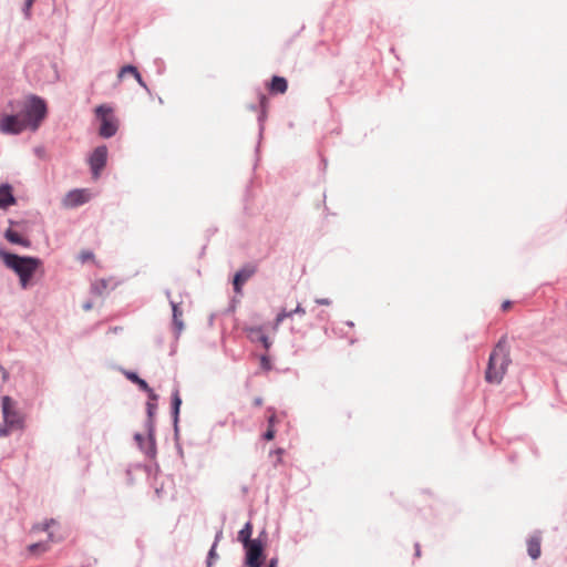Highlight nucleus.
<instances>
[{
	"instance_id": "13",
	"label": "nucleus",
	"mask_w": 567,
	"mask_h": 567,
	"mask_svg": "<svg viewBox=\"0 0 567 567\" xmlns=\"http://www.w3.org/2000/svg\"><path fill=\"white\" fill-rule=\"evenodd\" d=\"M244 331L252 343L260 342L267 351L270 349L272 343L268 336L264 332L262 327H247L244 329Z\"/></svg>"
},
{
	"instance_id": "33",
	"label": "nucleus",
	"mask_w": 567,
	"mask_h": 567,
	"mask_svg": "<svg viewBox=\"0 0 567 567\" xmlns=\"http://www.w3.org/2000/svg\"><path fill=\"white\" fill-rule=\"evenodd\" d=\"M134 78L136 79L137 83H138L142 87H144L145 90H148V89H147V85H146V83L143 81L142 75H141V73H140V72H136V74L134 75Z\"/></svg>"
},
{
	"instance_id": "8",
	"label": "nucleus",
	"mask_w": 567,
	"mask_h": 567,
	"mask_svg": "<svg viewBox=\"0 0 567 567\" xmlns=\"http://www.w3.org/2000/svg\"><path fill=\"white\" fill-rule=\"evenodd\" d=\"M107 147L105 145H100L93 150L87 158V163L94 179L101 176V172L106 165L107 162Z\"/></svg>"
},
{
	"instance_id": "10",
	"label": "nucleus",
	"mask_w": 567,
	"mask_h": 567,
	"mask_svg": "<svg viewBox=\"0 0 567 567\" xmlns=\"http://www.w3.org/2000/svg\"><path fill=\"white\" fill-rule=\"evenodd\" d=\"M257 267L252 264H247L241 267L234 276L233 286L235 292H241L243 286L256 274Z\"/></svg>"
},
{
	"instance_id": "34",
	"label": "nucleus",
	"mask_w": 567,
	"mask_h": 567,
	"mask_svg": "<svg viewBox=\"0 0 567 567\" xmlns=\"http://www.w3.org/2000/svg\"><path fill=\"white\" fill-rule=\"evenodd\" d=\"M316 303L320 305V306H330L331 305V300L328 299V298H317L316 299Z\"/></svg>"
},
{
	"instance_id": "40",
	"label": "nucleus",
	"mask_w": 567,
	"mask_h": 567,
	"mask_svg": "<svg viewBox=\"0 0 567 567\" xmlns=\"http://www.w3.org/2000/svg\"><path fill=\"white\" fill-rule=\"evenodd\" d=\"M512 302L509 300H506L502 303V309L507 310L511 307Z\"/></svg>"
},
{
	"instance_id": "27",
	"label": "nucleus",
	"mask_w": 567,
	"mask_h": 567,
	"mask_svg": "<svg viewBox=\"0 0 567 567\" xmlns=\"http://www.w3.org/2000/svg\"><path fill=\"white\" fill-rule=\"evenodd\" d=\"M56 522L55 519L53 518H50V519H45L44 522L40 523V524H37L33 526V529H39V530H42V532H48L49 528L54 525Z\"/></svg>"
},
{
	"instance_id": "42",
	"label": "nucleus",
	"mask_w": 567,
	"mask_h": 567,
	"mask_svg": "<svg viewBox=\"0 0 567 567\" xmlns=\"http://www.w3.org/2000/svg\"><path fill=\"white\" fill-rule=\"evenodd\" d=\"M254 404H255L256 406H260V405L262 404V399H261L260 396L256 398V399L254 400Z\"/></svg>"
},
{
	"instance_id": "2",
	"label": "nucleus",
	"mask_w": 567,
	"mask_h": 567,
	"mask_svg": "<svg viewBox=\"0 0 567 567\" xmlns=\"http://www.w3.org/2000/svg\"><path fill=\"white\" fill-rule=\"evenodd\" d=\"M511 363L509 346L506 336H503L489 353L485 371L486 382L501 384Z\"/></svg>"
},
{
	"instance_id": "22",
	"label": "nucleus",
	"mask_w": 567,
	"mask_h": 567,
	"mask_svg": "<svg viewBox=\"0 0 567 567\" xmlns=\"http://www.w3.org/2000/svg\"><path fill=\"white\" fill-rule=\"evenodd\" d=\"M251 534L252 524L250 522H247L238 533V540L241 542L243 545H246L249 542H254V539H251Z\"/></svg>"
},
{
	"instance_id": "4",
	"label": "nucleus",
	"mask_w": 567,
	"mask_h": 567,
	"mask_svg": "<svg viewBox=\"0 0 567 567\" xmlns=\"http://www.w3.org/2000/svg\"><path fill=\"white\" fill-rule=\"evenodd\" d=\"M261 536H266V532L262 530L254 542H249L244 545L246 550V565L248 567H262L264 564V544L261 540Z\"/></svg>"
},
{
	"instance_id": "38",
	"label": "nucleus",
	"mask_w": 567,
	"mask_h": 567,
	"mask_svg": "<svg viewBox=\"0 0 567 567\" xmlns=\"http://www.w3.org/2000/svg\"><path fill=\"white\" fill-rule=\"evenodd\" d=\"M274 453L277 454V456H278L277 462H281V455L284 453V450L277 449Z\"/></svg>"
},
{
	"instance_id": "31",
	"label": "nucleus",
	"mask_w": 567,
	"mask_h": 567,
	"mask_svg": "<svg viewBox=\"0 0 567 567\" xmlns=\"http://www.w3.org/2000/svg\"><path fill=\"white\" fill-rule=\"evenodd\" d=\"M11 429L12 427L7 425L6 423H4V425L0 426V437L8 436L10 434Z\"/></svg>"
},
{
	"instance_id": "11",
	"label": "nucleus",
	"mask_w": 567,
	"mask_h": 567,
	"mask_svg": "<svg viewBox=\"0 0 567 567\" xmlns=\"http://www.w3.org/2000/svg\"><path fill=\"white\" fill-rule=\"evenodd\" d=\"M90 199L89 194L85 189H72L63 198V206L66 208H75Z\"/></svg>"
},
{
	"instance_id": "9",
	"label": "nucleus",
	"mask_w": 567,
	"mask_h": 567,
	"mask_svg": "<svg viewBox=\"0 0 567 567\" xmlns=\"http://www.w3.org/2000/svg\"><path fill=\"white\" fill-rule=\"evenodd\" d=\"M166 297L169 299V305L172 307V327L174 330L175 338L178 339L181 333L184 330V321H183V309L181 305L171 299V291L166 290Z\"/></svg>"
},
{
	"instance_id": "28",
	"label": "nucleus",
	"mask_w": 567,
	"mask_h": 567,
	"mask_svg": "<svg viewBox=\"0 0 567 567\" xmlns=\"http://www.w3.org/2000/svg\"><path fill=\"white\" fill-rule=\"evenodd\" d=\"M138 72L137 68L134 65H124L118 73V78H122L125 73H131L133 76Z\"/></svg>"
},
{
	"instance_id": "21",
	"label": "nucleus",
	"mask_w": 567,
	"mask_h": 567,
	"mask_svg": "<svg viewBox=\"0 0 567 567\" xmlns=\"http://www.w3.org/2000/svg\"><path fill=\"white\" fill-rule=\"evenodd\" d=\"M527 551L530 558L537 559L540 556V538L530 537L527 542Z\"/></svg>"
},
{
	"instance_id": "17",
	"label": "nucleus",
	"mask_w": 567,
	"mask_h": 567,
	"mask_svg": "<svg viewBox=\"0 0 567 567\" xmlns=\"http://www.w3.org/2000/svg\"><path fill=\"white\" fill-rule=\"evenodd\" d=\"M171 404H172V417L175 430H177L178 419H179V410L182 405V398L179 394V389L175 388L172 392L171 398Z\"/></svg>"
},
{
	"instance_id": "1",
	"label": "nucleus",
	"mask_w": 567,
	"mask_h": 567,
	"mask_svg": "<svg viewBox=\"0 0 567 567\" xmlns=\"http://www.w3.org/2000/svg\"><path fill=\"white\" fill-rule=\"evenodd\" d=\"M12 112H19L29 131L35 132L48 115V105L44 99L30 94L24 101L10 100L7 105Z\"/></svg>"
},
{
	"instance_id": "30",
	"label": "nucleus",
	"mask_w": 567,
	"mask_h": 567,
	"mask_svg": "<svg viewBox=\"0 0 567 567\" xmlns=\"http://www.w3.org/2000/svg\"><path fill=\"white\" fill-rule=\"evenodd\" d=\"M276 431L274 427H268V430L262 434L264 440L270 441L275 437Z\"/></svg>"
},
{
	"instance_id": "46",
	"label": "nucleus",
	"mask_w": 567,
	"mask_h": 567,
	"mask_svg": "<svg viewBox=\"0 0 567 567\" xmlns=\"http://www.w3.org/2000/svg\"><path fill=\"white\" fill-rule=\"evenodd\" d=\"M258 107L256 105H251V110L256 111Z\"/></svg>"
},
{
	"instance_id": "39",
	"label": "nucleus",
	"mask_w": 567,
	"mask_h": 567,
	"mask_svg": "<svg viewBox=\"0 0 567 567\" xmlns=\"http://www.w3.org/2000/svg\"><path fill=\"white\" fill-rule=\"evenodd\" d=\"M277 564H278V559L277 558H271L268 563V566L267 567H277Z\"/></svg>"
},
{
	"instance_id": "35",
	"label": "nucleus",
	"mask_w": 567,
	"mask_h": 567,
	"mask_svg": "<svg viewBox=\"0 0 567 567\" xmlns=\"http://www.w3.org/2000/svg\"><path fill=\"white\" fill-rule=\"evenodd\" d=\"M275 421H276V414L275 412H272L268 417H267V422H268V427H274L275 425Z\"/></svg>"
},
{
	"instance_id": "19",
	"label": "nucleus",
	"mask_w": 567,
	"mask_h": 567,
	"mask_svg": "<svg viewBox=\"0 0 567 567\" xmlns=\"http://www.w3.org/2000/svg\"><path fill=\"white\" fill-rule=\"evenodd\" d=\"M306 313L305 308L301 307V305H298L293 310L287 311L286 309H282L275 319V327L277 328L279 324L284 322L285 319L291 318L293 315H300L303 316Z\"/></svg>"
},
{
	"instance_id": "41",
	"label": "nucleus",
	"mask_w": 567,
	"mask_h": 567,
	"mask_svg": "<svg viewBox=\"0 0 567 567\" xmlns=\"http://www.w3.org/2000/svg\"><path fill=\"white\" fill-rule=\"evenodd\" d=\"M414 547H415V556H416V557H420V556H421V548H420V544H419V543H415Z\"/></svg>"
},
{
	"instance_id": "24",
	"label": "nucleus",
	"mask_w": 567,
	"mask_h": 567,
	"mask_svg": "<svg viewBox=\"0 0 567 567\" xmlns=\"http://www.w3.org/2000/svg\"><path fill=\"white\" fill-rule=\"evenodd\" d=\"M50 549V545H49V542H39V543H33L31 545L28 546V550L31 553V554H35V553H45Z\"/></svg>"
},
{
	"instance_id": "26",
	"label": "nucleus",
	"mask_w": 567,
	"mask_h": 567,
	"mask_svg": "<svg viewBox=\"0 0 567 567\" xmlns=\"http://www.w3.org/2000/svg\"><path fill=\"white\" fill-rule=\"evenodd\" d=\"M267 103H268L267 97L265 95H260V100H259L260 112H259V115H258V122L260 123V127L261 128H262V122L266 118Z\"/></svg>"
},
{
	"instance_id": "18",
	"label": "nucleus",
	"mask_w": 567,
	"mask_h": 567,
	"mask_svg": "<svg viewBox=\"0 0 567 567\" xmlns=\"http://www.w3.org/2000/svg\"><path fill=\"white\" fill-rule=\"evenodd\" d=\"M4 237L11 244L20 245L25 248H29L31 246V241L28 238L21 236L18 231H14L12 229H7L4 233Z\"/></svg>"
},
{
	"instance_id": "44",
	"label": "nucleus",
	"mask_w": 567,
	"mask_h": 567,
	"mask_svg": "<svg viewBox=\"0 0 567 567\" xmlns=\"http://www.w3.org/2000/svg\"><path fill=\"white\" fill-rule=\"evenodd\" d=\"M52 539H53V534L49 533V540H52Z\"/></svg>"
},
{
	"instance_id": "5",
	"label": "nucleus",
	"mask_w": 567,
	"mask_h": 567,
	"mask_svg": "<svg viewBox=\"0 0 567 567\" xmlns=\"http://www.w3.org/2000/svg\"><path fill=\"white\" fill-rule=\"evenodd\" d=\"M95 113L101 118L99 134L104 138L113 137L117 132V123L110 116L112 109L102 104L95 109Z\"/></svg>"
},
{
	"instance_id": "37",
	"label": "nucleus",
	"mask_w": 567,
	"mask_h": 567,
	"mask_svg": "<svg viewBox=\"0 0 567 567\" xmlns=\"http://www.w3.org/2000/svg\"><path fill=\"white\" fill-rule=\"evenodd\" d=\"M0 372L2 374V379L7 381L9 379V372L4 369V367L0 363Z\"/></svg>"
},
{
	"instance_id": "32",
	"label": "nucleus",
	"mask_w": 567,
	"mask_h": 567,
	"mask_svg": "<svg viewBox=\"0 0 567 567\" xmlns=\"http://www.w3.org/2000/svg\"><path fill=\"white\" fill-rule=\"evenodd\" d=\"M35 0H25L24 1V6H23V12L28 16L29 14V11H30V8L32 7L33 2Z\"/></svg>"
},
{
	"instance_id": "15",
	"label": "nucleus",
	"mask_w": 567,
	"mask_h": 567,
	"mask_svg": "<svg viewBox=\"0 0 567 567\" xmlns=\"http://www.w3.org/2000/svg\"><path fill=\"white\" fill-rule=\"evenodd\" d=\"M157 410V403L156 401L148 400L146 403V414L147 420L145 422L146 432H148V435L151 436V440L153 441V432L155 431V424H154V415Z\"/></svg>"
},
{
	"instance_id": "45",
	"label": "nucleus",
	"mask_w": 567,
	"mask_h": 567,
	"mask_svg": "<svg viewBox=\"0 0 567 567\" xmlns=\"http://www.w3.org/2000/svg\"><path fill=\"white\" fill-rule=\"evenodd\" d=\"M206 565H207V567H212L213 566L212 561H206Z\"/></svg>"
},
{
	"instance_id": "12",
	"label": "nucleus",
	"mask_w": 567,
	"mask_h": 567,
	"mask_svg": "<svg viewBox=\"0 0 567 567\" xmlns=\"http://www.w3.org/2000/svg\"><path fill=\"white\" fill-rule=\"evenodd\" d=\"M152 439H153V441L151 440V436L148 434H147V439H145L141 433H135V435H134V440L137 443L140 450L148 458H154L157 453L156 441H155V431L153 432Z\"/></svg>"
},
{
	"instance_id": "20",
	"label": "nucleus",
	"mask_w": 567,
	"mask_h": 567,
	"mask_svg": "<svg viewBox=\"0 0 567 567\" xmlns=\"http://www.w3.org/2000/svg\"><path fill=\"white\" fill-rule=\"evenodd\" d=\"M270 91L274 93H285L288 89V82L285 78L274 75L269 86Z\"/></svg>"
},
{
	"instance_id": "36",
	"label": "nucleus",
	"mask_w": 567,
	"mask_h": 567,
	"mask_svg": "<svg viewBox=\"0 0 567 567\" xmlns=\"http://www.w3.org/2000/svg\"><path fill=\"white\" fill-rule=\"evenodd\" d=\"M91 258H93V252L92 251H83L81 254L82 261H85V260L91 259Z\"/></svg>"
},
{
	"instance_id": "7",
	"label": "nucleus",
	"mask_w": 567,
	"mask_h": 567,
	"mask_svg": "<svg viewBox=\"0 0 567 567\" xmlns=\"http://www.w3.org/2000/svg\"><path fill=\"white\" fill-rule=\"evenodd\" d=\"M29 130L19 112L0 117V132L6 135H18Z\"/></svg>"
},
{
	"instance_id": "29",
	"label": "nucleus",
	"mask_w": 567,
	"mask_h": 567,
	"mask_svg": "<svg viewBox=\"0 0 567 567\" xmlns=\"http://www.w3.org/2000/svg\"><path fill=\"white\" fill-rule=\"evenodd\" d=\"M260 365L265 371H270L272 369L270 358L267 354H262L260 357Z\"/></svg>"
},
{
	"instance_id": "3",
	"label": "nucleus",
	"mask_w": 567,
	"mask_h": 567,
	"mask_svg": "<svg viewBox=\"0 0 567 567\" xmlns=\"http://www.w3.org/2000/svg\"><path fill=\"white\" fill-rule=\"evenodd\" d=\"M0 257L4 265L19 276L20 285L23 289L29 286L31 278L41 264V260L37 257L19 256L8 252L2 248H0Z\"/></svg>"
},
{
	"instance_id": "23",
	"label": "nucleus",
	"mask_w": 567,
	"mask_h": 567,
	"mask_svg": "<svg viewBox=\"0 0 567 567\" xmlns=\"http://www.w3.org/2000/svg\"><path fill=\"white\" fill-rule=\"evenodd\" d=\"M107 286L109 281L106 279H99L92 284L91 291L101 296L107 289Z\"/></svg>"
},
{
	"instance_id": "14",
	"label": "nucleus",
	"mask_w": 567,
	"mask_h": 567,
	"mask_svg": "<svg viewBox=\"0 0 567 567\" xmlns=\"http://www.w3.org/2000/svg\"><path fill=\"white\" fill-rule=\"evenodd\" d=\"M126 378L130 381H132L133 383H136L142 391L146 392L148 395V399H151L153 401H157L158 395L154 392V390L148 385V383L144 379H142L137 375V373L127 372Z\"/></svg>"
},
{
	"instance_id": "25",
	"label": "nucleus",
	"mask_w": 567,
	"mask_h": 567,
	"mask_svg": "<svg viewBox=\"0 0 567 567\" xmlns=\"http://www.w3.org/2000/svg\"><path fill=\"white\" fill-rule=\"evenodd\" d=\"M221 535H223V532L219 530L216 536H215V540H214V544L213 546L210 547L209 551H208V555H207V559L206 561H212L214 559H216L218 556H217V553H216V547H217V543L219 542V539L221 538Z\"/></svg>"
},
{
	"instance_id": "6",
	"label": "nucleus",
	"mask_w": 567,
	"mask_h": 567,
	"mask_svg": "<svg viewBox=\"0 0 567 567\" xmlns=\"http://www.w3.org/2000/svg\"><path fill=\"white\" fill-rule=\"evenodd\" d=\"M14 401L8 396L4 395L1 400V406H2V415L3 421L7 425L14 427V429H22L23 427V416L21 413L16 409Z\"/></svg>"
},
{
	"instance_id": "16",
	"label": "nucleus",
	"mask_w": 567,
	"mask_h": 567,
	"mask_svg": "<svg viewBox=\"0 0 567 567\" xmlns=\"http://www.w3.org/2000/svg\"><path fill=\"white\" fill-rule=\"evenodd\" d=\"M16 203L12 194V187L9 184L0 185V208L4 209Z\"/></svg>"
},
{
	"instance_id": "43",
	"label": "nucleus",
	"mask_w": 567,
	"mask_h": 567,
	"mask_svg": "<svg viewBox=\"0 0 567 567\" xmlns=\"http://www.w3.org/2000/svg\"><path fill=\"white\" fill-rule=\"evenodd\" d=\"M84 310H90L92 308V303L91 302H86L84 306H83Z\"/></svg>"
}]
</instances>
